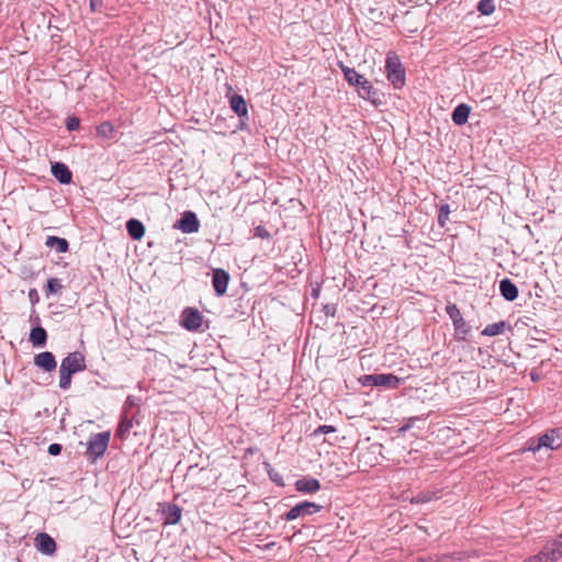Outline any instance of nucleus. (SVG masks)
<instances>
[{"instance_id":"obj_1","label":"nucleus","mask_w":562,"mask_h":562,"mask_svg":"<svg viewBox=\"0 0 562 562\" xmlns=\"http://www.w3.org/2000/svg\"><path fill=\"white\" fill-rule=\"evenodd\" d=\"M340 68L348 83L358 88L359 95L364 100L375 103L378 90L374 89L372 83L353 68L344 65H341Z\"/></svg>"},{"instance_id":"obj_2","label":"nucleus","mask_w":562,"mask_h":562,"mask_svg":"<svg viewBox=\"0 0 562 562\" xmlns=\"http://www.w3.org/2000/svg\"><path fill=\"white\" fill-rule=\"evenodd\" d=\"M562 558V532L548 540L542 549L535 555L526 558L522 562H555Z\"/></svg>"},{"instance_id":"obj_3","label":"nucleus","mask_w":562,"mask_h":562,"mask_svg":"<svg viewBox=\"0 0 562 562\" xmlns=\"http://www.w3.org/2000/svg\"><path fill=\"white\" fill-rule=\"evenodd\" d=\"M385 72L387 80L390 81L394 89H402L405 86V68L396 54L389 53L386 55Z\"/></svg>"},{"instance_id":"obj_4","label":"nucleus","mask_w":562,"mask_h":562,"mask_svg":"<svg viewBox=\"0 0 562 562\" xmlns=\"http://www.w3.org/2000/svg\"><path fill=\"white\" fill-rule=\"evenodd\" d=\"M111 434L110 431H102L91 435L87 442L86 457L90 461H95L102 457L110 443Z\"/></svg>"},{"instance_id":"obj_5","label":"nucleus","mask_w":562,"mask_h":562,"mask_svg":"<svg viewBox=\"0 0 562 562\" xmlns=\"http://www.w3.org/2000/svg\"><path fill=\"white\" fill-rule=\"evenodd\" d=\"M562 446V437L559 429H551L540 436L537 440L529 441V450L536 452L541 448H549L551 450L559 449Z\"/></svg>"},{"instance_id":"obj_6","label":"nucleus","mask_w":562,"mask_h":562,"mask_svg":"<svg viewBox=\"0 0 562 562\" xmlns=\"http://www.w3.org/2000/svg\"><path fill=\"white\" fill-rule=\"evenodd\" d=\"M321 509V505L313 502L304 501L293 506L289 512H286L282 516V518L286 521H292L299 517L312 516L318 513Z\"/></svg>"},{"instance_id":"obj_7","label":"nucleus","mask_w":562,"mask_h":562,"mask_svg":"<svg viewBox=\"0 0 562 562\" xmlns=\"http://www.w3.org/2000/svg\"><path fill=\"white\" fill-rule=\"evenodd\" d=\"M59 369L74 374L83 371L86 369L85 356L79 351L68 353L63 359Z\"/></svg>"},{"instance_id":"obj_8","label":"nucleus","mask_w":562,"mask_h":562,"mask_svg":"<svg viewBox=\"0 0 562 562\" xmlns=\"http://www.w3.org/2000/svg\"><path fill=\"white\" fill-rule=\"evenodd\" d=\"M229 280L231 277L226 270L222 268L213 270L212 285L217 296H223L226 293Z\"/></svg>"},{"instance_id":"obj_9","label":"nucleus","mask_w":562,"mask_h":562,"mask_svg":"<svg viewBox=\"0 0 562 562\" xmlns=\"http://www.w3.org/2000/svg\"><path fill=\"white\" fill-rule=\"evenodd\" d=\"M181 324L188 330H198L202 326V315L198 310L188 307L182 312Z\"/></svg>"},{"instance_id":"obj_10","label":"nucleus","mask_w":562,"mask_h":562,"mask_svg":"<svg viewBox=\"0 0 562 562\" xmlns=\"http://www.w3.org/2000/svg\"><path fill=\"white\" fill-rule=\"evenodd\" d=\"M176 227L181 229L183 233L191 234L199 231L200 222L194 212L188 211L183 213Z\"/></svg>"},{"instance_id":"obj_11","label":"nucleus","mask_w":562,"mask_h":562,"mask_svg":"<svg viewBox=\"0 0 562 562\" xmlns=\"http://www.w3.org/2000/svg\"><path fill=\"white\" fill-rule=\"evenodd\" d=\"M37 551L43 554L52 555L56 552V541L46 532H40L34 539Z\"/></svg>"},{"instance_id":"obj_12","label":"nucleus","mask_w":562,"mask_h":562,"mask_svg":"<svg viewBox=\"0 0 562 562\" xmlns=\"http://www.w3.org/2000/svg\"><path fill=\"white\" fill-rule=\"evenodd\" d=\"M34 364L46 372H52L57 367L55 356L50 351L37 353L34 357Z\"/></svg>"},{"instance_id":"obj_13","label":"nucleus","mask_w":562,"mask_h":562,"mask_svg":"<svg viewBox=\"0 0 562 562\" xmlns=\"http://www.w3.org/2000/svg\"><path fill=\"white\" fill-rule=\"evenodd\" d=\"M499 292L502 296L509 302L515 301L518 297L517 285L508 278L501 280Z\"/></svg>"},{"instance_id":"obj_14","label":"nucleus","mask_w":562,"mask_h":562,"mask_svg":"<svg viewBox=\"0 0 562 562\" xmlns=\"http://www.w3.org/2000/svg\"><path fill=\"white\" fill-rule=\"evenodd\" d=\"M470 113L471 106L465 103H460L453 109L451 120L456 125L462 126L468 122Z\"/></svg>"},{"instance_id":"obj_15","label":"nucleus","mask_w":562,"mask_h":562,"mask_svg":"<svg viewBox=\"0 0 562 562\" xmlns=\"http://www.w3.org/2000/svg\"><path fill=\"white\" fill-rule=\"evenodd\" d=\"M295 488L301 493L311 494L321 490V483L314 477H303L295 482Z\"/></svg>"},{"instance_id":"obj_16","label":"nucleus","mask_w":562,"mask_h":562,"mask_svg":"<svg viewBox=\"0 0 562 562\" xmlns=\"http://www.w3.org/2000/svg\"><path fill=\"white\" fill-rule=\"evenodd\" d=\"M52 173L61 184L70 183L72 178L71 171L64 162H54Z\"/></svg>"},{"instance_id":"obj_17","label":"nucleus","mask_w":562,"mask_h":562,"mask_svg":"<svg viewBox=\"0 0 562 562\" xmlns=\"http://www.w3.org/2000/svg\"><path fill=\"white\" fill-rule=\"evenodd\" d=\"M166 525H176L180 521L182 516L181 508L176 504H167L162 509Z\"/></svg>"},{"instance_id":"obj_18","label":"nucleus","mask_w":562,"mask_h":562,"mask_svg":"<svg viewBox=\"0 0 562 562\" xmlns=\"http://www.w3.org/2000/svg\"><path fill=\"white\" fill-rule=\"evenodd\" d=\"M126 231L133 240H140L145 234V226L139 220L130 218L126 222Z\"/></svg>"},{"instance_id":"obj_19","label":"nucleus","mask_w":562,"mask_h":562,"mask_svg":"<svg viewBox=\"0 0 562 562\" xmlns=\"http://www.w3.org/2000/svg\"><path fill=\"white\" fill-rule=\"evenodd\" d=\"M231 109L239 116H247L248 109L245 99L240 94H233L229 99Z\"/></svg>"},{"instance_id":"obj_20","label":"nucleus","mask_w":562,"mask_h":562,"mask_svg":"<svg viewBox=\"0 0 562 562\" xmlns=\"http://www.w3.org/2000/svg\"><path fill=\"white\" fill-rule=\"evenodd\" d=\"M402 382V378H398L392 373H379V386L394 390L397 389Z\"/></svg>"},{"instance_id":"obj_21","label":"nucleus","mask_w":562,"mask_h":562,"mask_svg":"<svg viewBox=\"0 0 562 562\" xmlns=\"http://www.w3.org/2000/svg\"><path fill=\"white\" fill-rule=\"evenodd\" d=\"M45 245L52 249H55L58 254L66 252L69 249L68 240L58 236H48Z\"/></svg>"},{"instance_id":"obj_22","label":"nucleus","mask_w":562,"mask_h":562,"mask_svg":"<svg viewBox=\"0 0 562 562\" xmlns=\"http://www.w3.org/2000/svg\"><path fill=\"white\" fill-rule=\"evenodd\" d=\"M510 326L507 322L505 321H501V322H497V323H493V324H488L483 330H482V335L483 336H490V337H493V336H497V335H502L505 333L506 329H509Z\"/></svg>"},{"instance_id":"obj_23","label":"nucleus","mask_w":562,"mask_h":562,"mask_svg":"<svg viewBox=\"0 0 562 562\" xmlns=\"http://www.w3.org/2000/svg\"><path fill=\"white\" fill-rule=\"evenodd\" d=\"M30 341L35 347H44L47 341L46 330L41 326L33 327L30 333Z\"/></svg>"},{"instance_id":"obj_24","label":"nucleus","mask_w":562,"mask_h":562,"mask_svg":"<svg viewBox=\"0 0 562 562\" xmlns=\"http://www.w3.org/2000/svg\"><path fill=\"white\" fill-rule=\"evenodd\" d=\"M454 336L457 340H465L471 331V326L461 317L458 322L453 323Z\"/></svg>"},{"instance_id":"obj_25","label":"nucleus","mask_w":562,"mask_h":562,"mask_svg":"<svg viewBox=\"0 0 562 562\" xmlns=\"http://www.w3.org/2000/svg\"><path fill=\"white\" fill-rule=\"evenodd\" d=\"M114 126L111 122H102L100 125L97 126V136L101 137L103 139L110 140L114 137Z\"/></svg>"},{"instance_id":"obj_26","label":"nucleus","mask_w":562,"mask_h":562,"mask_svg":"<svg viewBox=\"0 0 562 562\" xmlns=\"http://www.w3.org/2000/svg\"><path fill=\"white\" fill-rule=\"evenodd\" d=\"M63 289L61 282L57 278H49L45 286V295L48 297L53 294H57Z\"/></svg>"},{"instance_id":"obj_27","label":"nucleus","mask_w":562,"mask_h":562,"mask_svg":"<svg viewBox=\"0 0 562 562\" xmlns=\"http://www.w3.org/2000/svg\"><path fill=\"white\" fill-rule=\"evenodd\" d=\"M477 10L482 15H490L494 12V0H480Z\"/></svg>"},{"instance_id":"obj_28","label":"nucleus","mask_w":562,"mask_h":562,"mask_svg":"<svg viewBox=\"0 0 562 562\" xmlns=\"http://www.w3.org/2000/svg\"><path fill=\"white\" fill-rule=\"evenodd\" d=\"M59 387L63 390H68L71 384V375L74 373H70L69 371H64L63 369H59Z\"/></svg>"},{"instance_id":"obj_29","label":"nucleus","mask_w":562,"mask_h":562,"mask_svg":"<svg viewBox=\"0 0 562 562\" xmlns=\"http://www.w3.org/2000/svg\"><path fill=\"white\" fill-rule=\"evenodd\" d=\"M131 427L132 422L126 416H124L117 426L116 435L123 438L125 434L130 431Z\"/></svg>"},{"instance_id":"obj_30","label":"nucleus","mask_w":562,"mask_h":562,"mask_svg":"<svg viewBox=\"0 0 562 562\" xmlns=\"http://www.w3.org/2000/svg\"><path fill=\"white\" fill-rule=\"evenodd\" d=\"M449 214H450L449 204H442L439 209V214H438V224L440 227H445V225L448 221Z\"/></svg>"},{"instance_id":"obj_31","label":"nucleus","mask_w":562,"mask_h":562,"mask_svg":"<svg viewBox=\"0 0 562 562\" xmlns=\"http://www.w3.org/2000/svg\"><path fill=\"white\" fill-rule=\"evenodd\" d=\"M446 312L449 315L450 319L452 321V324L458 322L462 317L461 312L456 304L447 305Z\"/></svg>"},{"instance_id":"obj_32","label":"nucleus","mask_w":562,"mask_h":562,"mask_svg":"<svg viewBox=\"0 0 562 562\" xmlns=\"http://www.w3.org/2000/svg\"><path fill=\"white\" fill-rule=\"evenodd\" d=\"M364 386H379V373L366 374L360 379Z\"/></svg>"},{"instance_id":"obj_33","label":"nucleus","mask_w":562,"mask_h":562,"mask_svg":"<svg viewBox=\"0 0 562 562\" xmlns=\"http://www.w3.org/2000/svg\"><path fill=\"white\" fill-rule=\"evenodd\" d=\"M336 428L331 425H321L312 434L313 437L317 438L321 435L335 432Z\"/></svg>"},{"instance_id":"obj_34","label":"nucleus","mask_w":562,"mask_h":562,"mask_svg":"<svg viewBox=\"0 0 562 562\" xmlns=\"http://www.w3.org/2000/svg\"><path fill=\"white\" fill-rule=\"evenodd\" d=\"M66 127L70 132L77 131L80 127V120L77 116H68L66 119Z\"/></svg>"},{"instance_id":"obj_35","label":"nucleus","mask_w":562,"mask_h":562,"mask_svg":"<svg viewBox=\"0 0 562 562\" xmlns=\"http://www.w3.org/2000/svg\"><path fill=\"white\" fill-rule=\"evenodd\" d=\"M255 236L262 239H269L271 237L270 233L260 225L255 228Z\"/></svg>"},{"instance_id":"obj_36","label":"nucleus","mask_w":562,"mask_h":562,"mask_svg":"<svg viewBox=\"0 0 562 562\" xmlns=\"http://www.w3.org/2000/svg\"><path fill=\"white\" fill-rule=\"evenodd\" d=\"M61 450L63 447L60 443H50L47 449L48 453L54 457L59 456Z\"/></svg>"},{"instance_id":"obj_37","label":"nucleus","mask_w":562,"mask_h":562,"mask_svg":"<svg viewBox=\"0 0 562 562\" xmlns=\"http://www.w3.org/2000/svg\"><path fill=\"white\" fill-rule=\"evenodd\" d=\"M336 311H337V308H336L335 304H326L323 307V312L325 313L326 316L334 317L336 314Z\"/></svg>"},{"instance_id":"obj_38","label":"nucleus","mask_w":562,"mask_h":562,"mask_svg":"<svg viewBox=\"0 0 562 562\" xmlns=\"http://www.w3.org/2000/svg\"><path fill=\"white\" fill-rule=\"evenodd\" d=\"M90 9L92 12H97V11H100L101 8L103 7V1L102 0H90Z\"/></svg>"},{"instance_id":"obj_39","label":"nucleus","mask_w":562,"mask_h":562,"mask_svg":"<svg viewBox=\"0 0 562 562\" xmlns=\"http://www.w3.org/2000/svg\"><path fill=\"white\" fill-rule=\"evenodd\" d=\"M270 475V479L277 483L278 485H283V480H282V476L279 474V473H269Z\"/></svg>"},{"instance_id":"obj_40","label":"nucleus","mask_w":562,"mask_h":562,"mask_svg":"<svg viewBox=\"0 0 562 562\" xmlns=\"http://www.w3.org/2000/svg\"><path fill=\"white\" fill-rule=\"evenodd\" d=\"M430 501V497L426 496V495H417L416 497L413 498V503H426V502H429Z\"/></svg>"},{"instance_id":"obj_41","label":"nucleus","mask_w":562,"mask_h":562,"mask_svg":"<svg viewBox=\"0 0 562 562\" xmlns=\"http://www.w3.org/2000/svg\"><path fill=\"white\" fill-rule=\"evenodd\" d=\"M29 297L33 303L38 301V295L35 289L30 290Z\"/></svg>"},{"instance_id":"obj_42","label":"nucleus","mask_w":562,"mask_h":562,"mask_svg":"<svg viewBox=\"0 0 562 562\" xmlns=\"http://www.w3.org/2000/svg\"><path fill=\"white\" fill-rule=\"evenodd\" d=\"M319 294V289H313L312 290V296L317 297Z\"/></svg>"},{"instance_id":"obj_43","label":"nucleus","mask_w":562,"mask_h":562,"mask_svg":"<svg viewBox=\"0 0 562 562\" xmlns=\"http://www.w3.org/2000/svg\"><path fill=\"white\" fill-rule=\"evenodd\" d=\"M531 379H532L533 381H537L539 378H538V375H537V374L531 373Z\"/></svg>"},{"instance_id":"obj_44","label":"nucleus","mask_w":562,"mask_h":562,"mask_svg":"<svg viewBox=\"0 0 562 562\" xmlns=\"http://www.w3.org/2000/svg\"><path fill=\"white\" fill-rule=\"evenodd\" d=\"M408 428H409V425H406V426H403V427L401 428V430L405 431V430H407Z\"/></svg>"}]
</instances>
